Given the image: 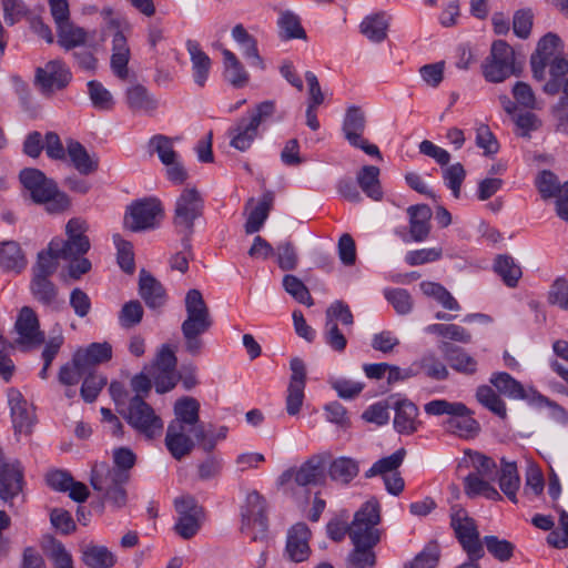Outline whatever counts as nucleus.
<instances>
[{"label":"nucleus","mask_w":568,"mask_h":568,"mask_svg":"<svg viewBox=\"0 0 568 568\" xmlns=\"http://www.w3.org/2000/svg\"><path fill=\"white\" fill-rule=\"evenodd\" d=\"M450 525L468 559L479 560L483 558L485 550L475 520L459 508L452 513Z\"/></svg>","instance_id":"nucleus-11"},{"label":"nucleus","mask_w":568,"mask_h":568,"mask_svg":"<svg viewBox=\"0 0 568 568\" xmlns=\"http://www.w3.org/2000/svg\"><path fill=\"white\" fill-rule=\"evenodd\" d=\"M440 559V548L436 541L428 542L404 568H436Z\"/></svg>","instance_id":"nucleus-50"},{"label":"nucleus","mask_w":568,"mask_h":568,"mask_svg":"<svg viewBox=\"0 0 568 568\" xmlns=\"http://www.w3.org/2000/svg\"><path fill=\"white\" fill-rule=\"evenodd\" d=\"M419 365L423 372L433 379L444 381L449 375L445 364L434 353L425 354L420 358Z\"/></svg>","instance_id":"nucleus-61"},{"label":"nucleus","mask_w":568,"mask_h":568,"mask_svg":"<svg viewBox=\"0 0 568 568\" xmlns=\"http://www.w3.org/2000/svg\"><path fill=\"white\" fill-rule=\"evenodd\" d=\"M284 290L298 303L312 306L314 301L306 285L296 276L287 274L283 277Z\"/></svg>","instance_id":"nucleus-59"},{"label":"nucleus","mask_w":568,"mask_h":568,"mask_svg":"<svg viewBox=\"0 0 568 568\" xmlns=\"http://www.w3.org/2000/svg\"><path fill=\"white\" fill-rule=\"evenodd\" d=\"M67 154L73 168L82 175H90L99 168L98 158L90 155L79 141L69 140L67 142Z\"/></svg>","instance_id":"nucleus-29"},{"label":"nucleus","mask_w":568,"mask_h":568,"mask_svg":"<svg viewBox=\"0 0 568 568\" xmlns=\"http://www.w3.org/2000/svg\"><path fill=\"white\" fill-rule=\"evenodd\" d=\"M394 428L400 434H413L417 430V406L408 399L397 400L395 406Z\"/></svg>","instance_id":"nucleus-30"},{"label":"nucleus","mask_w":568,"mask_h":568,"mask_svg":"<svg viewBox=\"0 0 568 568\" xmlns=\"http://www.w3.org/2000/svg\"><path fill=\"white\" fill-rule=\"evenodd\" d=\"M476 398L483 406L488 408L494 414L498 415L501 418L506 417V405L500 399L499 395L490 386H479L476 390Z\"/></svg>","instance_id":"nucleus-53"},{"label":"nucleus","mask_w":568,"mask_h":568,"mask_svg":"<svg viewBox=\"0 0 568 568\" xmlns=\"http://www.w3.org/2000/svg\"><path fill=\"white\" fill-rule=\"evenodd\" d=\"M186 50L190 54L193 79L194 82L203 88L207 80L210 70H211V59L210 57L201 49L200 44L195 40L186 41Z\"/></svg>","instance_id":"nucleus-31"},{"label":"nucleus","mask_w":568,"mask_h":568,"mask_svg":"<svg viewBox=\"0 0 568 568\" xmlns=\"http://www.w3.org/2000/svg\"><path fill=\"white\" fill-rule=\"evenodd\" d=\"M419 286L425 295L436 300L444 308L449 311L460 310L459 303L442 284L424 281Z\"/></svg>","instance_id":"nucleus-46"},{"label":"nucleus","mask_w":568,"mask_h":568,"mask_svg":"<svg viewBox=\"0 0 568 568\" xmlns=\"http://www.w3.org/2000/svg\"><path fill=\"white\" fill-rule=\"evenodd\" d=\"M266 503L256 490L247 494L241 508V531L250 536L253 541L264 537L267 530Z\"/></svg>","instance_id":"nucleus-12"},{"label":"nucleus","mask_w":568,"mask_h":568,"mask_svg":"<svg viewBox=\"0 0 568 568\" xmlns=\"http://www.w3.org/2000/svg\"><path fill=\"white\" fill-rule=\"evenodd\" d=\"M386 300L393 305L399 315H406L413 310L410 294L404 288H393L385 292Z\"/></svg>","instance_id":"nucleus-63"},{"label":"nucleus","mask_w":568,"mask_h":568,"mask_svg":"<svg viewBox=\"0 0 568 568\" xmlns=\"http://www.w3.org/2000/svg\"><path fill=\"white\" fill-rule=\"evenodd\" d=\"M381 505L372 498L354 514L349 524V539L353 545L375 547L381 541Z\"/></svg>","instance_id":"nucleus-6"},{"label":"nucleus","mask_w":568,"mask_h":568,"mask_svg":"<svg viewBox=\"0 0 568 568\" xmlns=\"http://www.w3.org/2000/svg\"><path fill=\"white\" fill-rule=\"evenodd\" d=\"M374 547L354 545L346 559L347 568H373L376 564Z\"/></svg>","instance_id":"nucleus-55"},{"label":"nucleus","mask_w":568,"mask_h":568,"mask_svg":"<svg viewBox=\"0 0 568 568\" xmlns=\"http://www.w3.org/2000/svg\"><path fill=\"white\" fill-rule=\"evenodd\" d=\"M275 111L276 105L272 100L256 104L247 118L239 119L229 128L226 134L230 140V146L240 152L250 150L261 134V125L271 119Z\"/></svg>","instance_id":"nucleus-4"},{"label":"nucleus","mask_w":568,"mask_h":568,"mask_svg":"<svg viewBox=\"0 0 568 568\" xmlns=\"http://www.w3.org/2000/svg\"><path fill=\"white\" fill-rule=\"evenodd\" d=\"M366 126L364 112L358 106H349L343 122V132L346 140L351 143L357 141Z\"/></svg>","instance_id":"nucleus-43"},{"label":"nucleus","mask_w":568,"mask_h":568,"mask_svg":"<svg viewBox=\"0 0 568 568\" xmlns=\"http://www.w3.org/2000/svg\"><path fill=\"white\" fill-rule=\"evenodd\" d=\"M446 427L460 437H473L479 430V424L471 417V410L468 407L467 412L462 415H452L446 420Z\"/></svg>","instance_id":"nucleus-45"},{"label":"nucleus","mask_w":568,"mask_h":568,"mask_svg":"<svg viewBox=\"0 0 568 568\" xmlns=\"http://www.w3.org/2000/svg\"><path fill=\"white\" fill-rule=\"evenodd\" d=\"M149 148L158 154L163 165L173 164V161L179 158L173 146V139L166 135H153L149 141Z\"/></svg>","instance_id":"nucleus-51"},{"label":"nucleus","mask_w":568,"mask_h":568,"mask_svg":"<svg viewBox=\"0 0 568 568\" xmlns=\"http://www.w3.org/2000/svg\"><path fill=\"white\" fill-rule=\"evenodd\" d=\"M406 450L404 448H399L394 452L392 455L381 458L373 464V466L365 473L366 478H371L377 475H390L392 473H396L395 470L403 464L405 458Z\"/></svg>","instance_id":"nucleus-48"},{"label":"nucleus","mask_w":568,"mask_h":568,"mask_svg":"<svg viewBox=\"0 0 568 568\" xmlns=\"http://www.w3.org/2000/svg\"><path fill=\"white\" fill-rule=\"evenodd\" d=\"M72 79V73L61 60L49 61L43 68L36 71V82L43 94H52L57 90H63Z\"/></svg>","instance_id":"nucleus-15"},{"label":"nucleus","mask_w":568,"mask_h":568,"mask_svg":"<svg viewBox=\"0 0 568 568\" xmlns=\"http://www.w3.org/2000/svg\"><path fill=\"white\" fill-rule=\"evenodd\" d=\"M58 43L64 50H71L84 44L87 32L83 28L74 26L71 20L57 27Z\"/></svg>","instance_id":"nucleus-44"},{"label":"nucleus","mask_w":568,"mask_h":568,"mask_svg":"<svg viewBox=\"0 0 568 568\" xmlns=\"http://www.w3.org/2000/svg\"><path fill=\"white\" fill-rule=\"evenodd\" d=\"M409 215V234L415 242L425 241L430 232L429 220L432 210L426 204L412 205L407 209Z\"/></svg>","instance_id":"nucleus-28"},{"label":"nucleus","mask_w":568,"mask_h":568,"mask_svg":"<svg viewBox=\"0 0 568 568\" xmlns=\"http://www.w3.org/2000/svg\"><path fill=\"white\" fill-rule=\"evenodd\" d=\"M139 293L150 308H159L165 304L163 285L145 270H141L139 275Z\"/></svg>","instance_id":"nucleus-25"},{"label":"nucleus","mask_w":568,"mask_h":568,"mask_svg":"<svg viewBox=\"0 0 568 568\" xmlns=\"http://www.w3.org/2000/svg\"><path fill=\"white\" fill-rule=\"evenodd\" d=\"M19 180L30 193L32 201L44 204L48 213L59 214L70 209L71 200L68 194L60 191L57 183L41 170L26 168L20 171Z\"/></svg>","instance_id":"nucleus-3"},{"label":"nucleus","mask_w":568,"mask_h":568,"mask_svg":"<svg viewBox=\"0 0 568 568\" xmlns=\"http://www.w3.org/2000/svg\"><path fill=\"white\" fill-rule=\"evenodd\" d=\"M326 323L337 325L339 321L343 325L351 326L354 323V317L349 306L343 301L333 302L326 310Z\"/></svg>","instance_id":"nucleus-62"},{"label":"nucleus","mask_w":568,"mask_h":568,"mask_svg":"<svg viewBox=\"0 0 568 568\" xmlns=\"http://www.w3.org/2000/svg\"><path fill=\"white\" fill-rule=\"evenodd\" d=\"M125 103L135 114L152 115L159 108V100L140 83L132 84L125 90Z\"/></svg>","instance_id":"nucleus-21"},{"label":"nucleus","mask_w":568,"mask_h":568,"mask_svg":"<svg viewBox=\"0 0 568 568\" xmlns=\"http://www.w3.org/2000/svg\"><path fill=\"white\" fill-rule=\"evenodd\" d=\"M379 169L375 165H365L356 174V181L367 197L374 201L383 199V190L379 181Z\"/></svg>","instance_id":"nucleus-33"},{"label":"nucleus","mask_w":568,"mask_h":568,"mask_svg":"<svg viewBox=\"0 0 568 568\" xmlns=\"http://www.w3.org/2000/svg\"><path fill=\"white\" fill-rule=\"evenodd\" d=\"M425 413L428 415H462L467 412V406L460 402H448L446 399H434L425 404Z\"/></svg>","instance_id":"nucleus-58"},{"label":"nucleus","mask_w":568,"mask_h":568,"mask_svg":"<svg viewBox=\"0 0 568 568\" xmlns=\"http://www.w3.org/2000/svg\"><path fill=\"white\" fill-rule=\"evenodd\" d=\"M23 473L19 462L0 464V498L9 501L22 490Z\"/></svg>","instance_id":"nucleus-23"},{"label":"nucleus","mask_w":568,"mask_h":568,"mask_svg":"<svg viewBox=\"0 0 568 568\" xmlns=\"http://www.w3.org/2000/svg\"><path fill=\"white\" fill-rule=\"evenodd\" d=\"M494 271L508 287H516L523 275L520 265L508 254L496 256Z\"/></svg>","instance_id":"nucleus-35"},{"label":"nucleus","mask_w":568,"mask_h":568,"mask_svg":"<svg viewBox=\"0 0 568 568\" xmlns=\"http://www.w3.org/2000/svg\"><path fill=\"white\" fill-rule=\"evenodd\" d=\"M119 412L128 424L145 439L153 440L162 435L164 423L143 396H132L126 410Z\"/></svg>","instance_id":"nucleus-7"},{"label":"nucleus","mask_w":568,"mask_h":568,"mask_svg":"<svg viewBox=\"0 0 568 568\" xmlns=\"http://www.w3.org/2000/svg\"><path fill=\"white\" fill-rule=\"evenodd\" d=\"M204 201L195 187H186L178 196L174 207L173 225L179 233L190 237L194 231V221L202 216Z\"/></svg>","instance_id":"nucleus-9"},{"label":"nucleus","mask_w":568,"mask_h":568,"mask_svg":"<svg viewBox=\"0 0 568 568\" xmlns=\"http://www.w3.org/2000/svg\"><path fill=\"white\" fill-rule=\"evenodd\" d=\"M108 383V378L102 373L89 371L84 377L80 389V395L85 403H93Z\"/></svg>","instance_id":"nucleus-47"},{"label":"nucleus","mask_w":568,"mask_h":568,"mask_svg":"<svg viewBox=\"0 0 568 568\" xmlns=\"http://www.w3.org/2000/svg\"><path fill=\"white\" fill-rule=\"evenodd\" d=\"M520 68L516 64V55L513 47L505 40L493 42L490 53L483 64L485 79L493 83H499L517 75Z\"/></svg>","instance_id":"nucleus-8"},{"label":"nucleus","mask_w":568,"mask_h":568,"mask_svg":"<svg viewBox=\"0 0 568 568\" xmlns=\"http://www.w3.org/2000/svg\"><path fill=\"white\" fill-rule=\"evenodd\" d=\"M88 94L92 105L100 111H110L114 106V99L111 92L99 81L88 82Z\"/></svg>","instance_id":"nucleus-52"},{"label":"nucleus","mask_w":568,"mask_h":568,"mask_svg":"<svg viewBox=\"0 0 568 568\" xmlns=\"http://www.w3.org/2000/svg\"><path fill=\"white\" fill-rule=\"evenodd\" d=\"M7 397L16 433H30L34 420V414L32 408L24 399L22 394L16 388H9Z\"/></svg>","instance_id":"nucleus-18"},{"label":"nucleus","mask_w":568,"mask_h":568,"mask_svg":"<svg viewBox=\"0 0 568 568\" xmlns=\"http://www.w3.org/2000/svg\"><path fill=\"white\" fill-rule=\"evenodd\" d=\"M112 358V346L108 342L91 343L85 348L78 349L73 355V363L92 371L97 365L104 364Z\"/></svg>","instance_id":"nucleus-24"},{"label":"nucleus","mask_w":568,"mask_h":568,"mask_svg":"<svg viewBox=\"0 0 568 568\" xmlns=\"http://www.w3.org/2000/svg\"><path fill=\"white\" fill-rule=\"evenodd\" d=\"M281 36L285 40L305 39L306 33L301 26L300 18L291 11H284L278 19Z\"/></svg>","instance_id":"nucleus-54"},{"label":"nucleus","mask_w":568,"mask_h":568,"mask_svg":"<svg viewBox=\"0 0 568 568\" xmlns=\"http://www.w3.org/2000/svg\"><path fill=\"white\" fill-rule=\"evenodd\" d=\"M130 61V48L126 38L121 31H116L112 39V55L110 65L113 74L120 80H126L129 77L128 64Z\"/></svg>","instance_id":"nucleus-27"},{"label":"nucleus","mask_w":568,"mask_h":568,"mask_svg":"<svg viewBox=\"0 0 568 568\" xmlns=\"http://www.w3.org/2000/svg\"><path fill=\"white\" fill-rule=\"evenodd\" d=\"M549 74L542 90L546 94L556 95L560 92L562 78L568 74V58L556 55L549 59Z\"/></svg>","instance_id":"nucleus-40"},{"label":"nucleus","mask_w":568,"mask_h":568,"mask_svg":"<svg viewBox=\"0 0 568 568\" xmlns=\"http://www.w3.org/2000/svg\"><path fill=\"white\" fill-rule=\"evenodd\" d=\"M16 328L22 343L38 346L44 342V334L40 331L39 318L30 306L20 310Z\"/></svg>","instance_id":"nucleus-22"},{"label":"nucleus","mask_w":568,"mask_h":568,"mask_svg":"<svg viewBox=\"0 0 568 568\" xmlns=\"http://www.w3.org/2000/svg\"><path fill=\"white\" fill-rule=\"evenodd\" d=\"M485 544L488 552L499 561H507L514 555L515 546L506 539H499L497 536H485L483 545Z\"/></svg>","instance_id":"nucleus-60"},{"label":"nucleus","mask_w":568,"mask_h":568,"mask_svg":"<svg viewBox=\"0 0 568 568\" xmlns=\"http://www.w3.org/2000/svg\"><path fill=\"white\" fill-rule=\"evenodd\" d=\"M130 476L123 471H116L104 462L95 463L92 466L90 475V484L92 488L99 493L104 503L110 504L114 508H122L126 505L128 493L126 484Z\"/></svg>","instance_id":"nucleus-5"},{"label":"nucleus","mask_w":568,"mask_h":568,"mask_svg":"<svg viewBox=\"0 0 568 568\" xmlns=\"http://www.w3.org/2000/svg\"><path fill=\"white\" fill-rule=\"evenodd\" d=\"M536 186L545 200L556 197L564 190V184L561 185L556 174L549 170H544L539 173L536 179Z\"/></svg>","instance_id":"nucleus-57"},{"label":"nucleus","mask_w":568,"mask_h":568,"mask_svg":"<svg viewBox=\"0 0 568 568\" xmlns=\"http://www.w3.org/2000/svg\"><path fill=\"white\" fill-rule=\"evenodd\" d=\"M61 260L53 251L48 248L38 253L37 262L31 267L33 277H52L58 270V261Z\"/></svg>","instance_id":"nucleus-49"},{"label":"nucleus","mask_w":568,"mask_h":568,"mask_svg":"<svg viewBox=\"0 0 568 568\" xmlns=\"http://www.w3.org/2000/svg\"><path fill=\"white\" fill-rule=\"evenodd\" d=\"M426 331L455 342L469 343L471 341V334L456 324H433Z\"/></svg>","instance_id":"nucleus-56"},{"label":"nucleus","mask_w":568,"mask_h":568,"mask_svg":"<svg viewBox=\"0 0 568 568\" xmlns=\"http://www.w3.org/2000/svg\"><path fill=\"white\" fill-rule=\"evenodd\" d=\"M143 307L139 301L125 303L119 314L120 325L124 328L133 327L142 321Z\"/></svg>","instance_id":"nucleus-64"},{"label":"nucleus","mask_w":568,"mask_h":568,"mask_svg":"<svg viewBox=\"0 0 568 568\" xmlns=\"http://www.w3.org/2000/svg\"><path fill=\"white\" fill-rule=\"evenodd\" d=\"M274 194L271 191H267L263 194L258 204L251 211L246 223H245V232L247 234L256 233L261 230L264 222L268 217L271 207L273 205Z\"/></svg>","instance_id":"nucleus-39"},{"label":"nucleus","mask_w":568,"mask_h":568,"mask_svg":"<svg viewBox=\"0 0 568 568\" xmlns=\"http://www.w3.org/2000/svg\"><path fill=\"white\" fill-rule=\"evenodd\" d=\"M388 19L384 12L367 16L361 23V32L372 42L379 43L387 38Z\"/></svg>","instance_id":"nucleus-36"},{"label":"nucleus","mask_w":568,"mask_h":568,"mask_svg":"<svg viewBox=\"0 0 568 568\" xmlns=\"http://www.w3.org/2000/svg\"><path fill=\"white\" fill-rule=\"evenodd\" d=\"M225 79L235 88H243L248 82V74L236 55L229 49L222 50Z\"/></svg>","instance_id":"nucleus-37"},{"label":"nucleus","mask_w":568,"mask_h":568,"mask_svg":"<svg viewBox=\"0 0 568 568\" xmlns=\"http://www.w3.org/2000/svg\"><path fill=\"white\" fill-rule=\"evenodd\" d=\"M162 216L163 209L159 200L142 199L129 206L124 216V225L133 232L149 230L155 227L158 220Z\"/></svg>","instance_id":"nucleus-14"},{"label":"nucleus","mask_w":568,"mask_h":568,"mask_svg":"<svg viewBox=\"0 0 568 568\" xmlns=\"http://www.w3.org/2000/svg\"><path fill=\"white\" fill-rule=\"evenodd\" d=\"M439 348L454 371L464 375H474L477 372V361L464 348L447 342L443 343Z\"/></svg>","instance_id":"nucleus-26"},{"label":"nucleus","mask_w":568,"mask_h":568,"mask_svg":"<svg viewBox=\"0 0 568 568\" xmlns=\"http://www.w3.org/2000/svg\"><path fill=\"white\" fill-rule=\"evenodd\" d=\"M30 293L34 301L52 311H60L63 301L60 298L59 287L51 277L31 276Z\"/></svg>","instance_id":"nucleus-20"},{"label":"nucleus","mask_w":568,"mask_h":568,"mask_svg":"<svg viewBox=\"0 0 568 568\" xmlns=\"http://www.w3.org/2000/svg\"><path fill=\"white\" fill-rule=\"evenodd\" d=\"M212 324L211 314H186L181 331L184 338V348L190 355L197 356L201 354L204 345L201 335L206 333Z\"/></svg>","instance_id":"nucleus-16"},{"label":"nucleus","mask_w":568,"mask_h":568,"mask_svg":"<svg viewBox=\"0 0 568 568\" xmlns=\"http://www.w3.org/2000/svg\"><path fill=\"white\" fill-rule=\"evenodd\" d=\"M173 410L174 418L168 425L164 443L172 457L181 460L195 447L191 436H203L200 403L194 397L184 396L175 402Z\"/></svg>","instance_id":"nucleus-1"},{"label":"nucleus","mask_w":568,"mask_h":568,"mask_svg":"<svg viewBox=\"0 0 568 568\" xmlns=\"http://www.w3.org/2000/svg\"><path fill=\"white\" fill-rule=\"evenodd\" d=\"M291 378L286 395V412L290 416L300 413L304 400V388L306 384V366L303 359L294 357L290 362Z\"/></svg>","instance_id":"nucleus-17"},{"label":"nucleus","mask_w":568,"mask_h":568,"mask_svg":"<svg viewBox=\"0 0 568 568\" xmlns=\"http://www.w3.org/2000/svg\"><path fill=\"white\" fill-rule=\"evenodd\" d=\"M326 456L313 455L300 467L290 468L278 477L281 486L287 485L291 480L297 486H317L325 483Z\"/></svg>","instance_id":"nucleus-13"},{"label":"nucleus","mask_w":568,"mask_h":568,"mask_svg":"<svg viewBox=\"0 0 568 568\" xmlns=\"http://www.w3.org/2000/svg\"><path fill=\"white\" fill-rule=\"evenodd\" d=\"M89 225L81 217H72L65 225L67 239L54 237L50 242V250L62 261L68 262V274L79 280L91 270V262L84 257L91 247L87 235Z\"/></svg>","instance_id":"nucleus-2"},{"label":"nucleus","mask_w":568,"mask_h":568,"mask_svg":"<svg viewBox=\"0 0 568 568\" xmlns=\"http://www.w3.org/2000/svg\"><path fill=\"white\" fill-rule=\"evenodd\" d=\"M498 483L500 490L507 496V498L517 503V491L520 486V478L517 471L516 463H510L505 458H501V468L499 471Z\"/></svg>","instance_id":"nucleus-34"},{"label":"nucleus","mask_w":568,"mask_h":568,"mask_svg":"<svg viewBox=\"0 0 568 568\" xmlns=\"http://www.w3.org/2000/svg\"><path fill=\"white\" fill-rule=\"evenodd\" d=\"M358 471L357 462L349 457L335 458L328 466L331 479L343 485L349 484L358 475Z\"/></svg>","instance_id":"nucleus-38"},{"label":"nucleus","mask_w":568,"mask_h":568,"mask_svg":"<svg viewBox=\"0 0 568 568\" xmlns=\"http://www.w3.org/2000/svg\"><path fill=\"white\" fill-rule=\"evenodd\" d=\"M26 255L16 241H6L0 245V268L4 272L21 273L27 266Z\"/></svg>","instance_id":"nucleus-32"},{"label":"nucleus","mask_w":568,"mask_h":568,"mask_svg":"<svg viewBox=\"0 0 568 568\" xmlns=\"http://www.w3.org/2000/svg\"><path fill=\"white\" fill-rule=\"evenodd\" d=\"M83 564L89 568H110L115 565V556L104 546L89 545L82 550Z\"/></svg>","instance_id":"nucleus-42"},{"label":"nucleus","mask_w":568,"mask_h":568,"mask_svg":"<svg viewBox=\"0 0 568 568\" xmlns=\"http://www.w3.org/2000/svg\"><path fill=\"white\" fill-rule=\"evenodd\" d=\"M178 358L174 351L168 344H163L151 365L148 373L153 379L155 392L164 394L172 390L178 384L176 372Z\"/></svg>","instance_id":"nucleus-10"},{"label":"nucleus","mask_w":568,"mask_h":568,"mask_svg":"<svg viewBox=\"0 0 568 568\" xmlns=\"http://www.w3.org/2000/svg\"><path fill=\"white\" fill-rule=\"evenodd\" d=\"M491 385L496 387L499 394L511 399H524L526 393L520 382L516 381L508 373L498 372L494 373L489 379Z\"/></svg>","instance_id":"nucleus-41"},{"label":"nucleus","mask_w":568,"mask_h":568,"mask_svg":"<svg viewBox=\"0 0 568 568\" xmlns=\"http://www.w3.org/2000/svg\"><path fill=\"white\" fill-rule=\"evenodd\" d=\"M310 538L311 530L305 523H297L288 529L285 549L292 561L302 562L310 557Z\"/></svg>","instance_id":"nucleus-19"}]
</instances>
